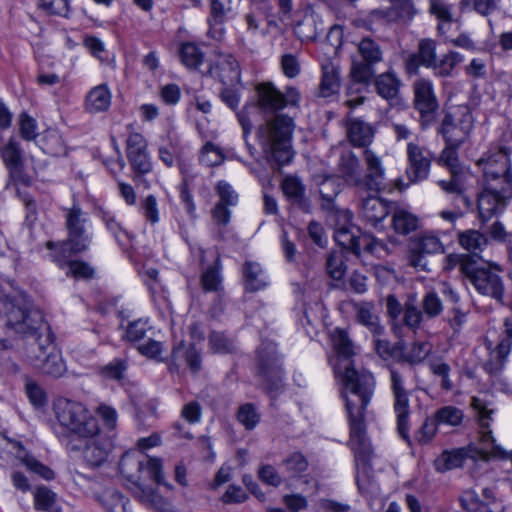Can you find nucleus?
<instances>
[{
  "label": "nucleus",
  "instance_id": "48",
  "mask_svg": "<svg viewBox=\"0 0 512 512\" xmlns=\"http://www.w3.org/2000/svg\"><path fill=\"white\" fill-rule=\"evenodd\" d=\"M423 319L424 314L422 310L418 308L416 298L414 296L409 297L404 305V324L415 331L420 328Z\"/></svg>",
  "mask_w": 512,
  "mask_h": 512
},
{
  "label": "nucleus",
  "instance_id": "23",
  "mask_svg": "<svg viewBox=\"0 0 512 512\" xmlns=\"http://www.w3.org/2000/svg\"><path fill=\"white\" fill-rule=\"evenodd\" d=\"M0 155L6 167L9 169L7 188L18 190L17 185L19 182L27 184L20 170L22 164V150L20 143L15 137H10L7 143L0 147Z\"/></svg>",
  "mask_w": 512,
  "mask_h": 512
},
{
  "label": "nucleus",
  "instance_id": "10",
  "mask_svg": "<svg viewBox=\"0 0 512 512\" xmlns=\"http://www.w3.org/2000/svg\"><path fill=\"white\" fill-rule=\"evenodd\" d=\"M28 358L36 369L47 376L59 378L66 372L61 351L54 344L51 331H47L45 338L37 343V349L29 352Z\"/></svg>",
  "mask_w": 512,
  "mask_h": 512
},
{
  "label": "nucleus",
  "instance_id": "37",
  "mask_svg": "<svg viewBox=\"0 0 512 512\" xmlns=\"http://www.w3.org/2000/svg\"><path fill=\"white\" fill-rule=\"evenodd\" d=\"M374 85L379 96L394 100L398 97L401 81L395 73L385 72L376 77Z\"/></svg>",
  "mask_w": 512,
  "mask_h": 512
},
{
  "label": "nucleus",
  "instance_id": "54",
  "mask_svg": "<svg viewBox=\"0 0 512 512\" xmlns=\"http://www.w3.org/2000/svg\"><path fill=\"white\" fill-rule=\"evenodd\" d=\"M282 465L291 477H298L308 469L309 463L302 453L294 452L283 459Z\"/></svg>",
  "mask_w": 512,
  "mask_h": 512
},
{
  "label": "nucleus",
  "instance_id": "57",
  "mask_svg": "<svg viewBox=\"0 0 512 512\" xmlns=\"http://www.w3.org/2000/svg\"><path fill=\"white\" fill-rule=\"evenodd\" d=\"M459 7L462 11L474 10L482 16H488L497 9L496 0H460Z\"/></svg>",
  "mask_w": 512,
  "mask_h": 512
},
{
  "label": "nucleus",
  "instance_id": "19",
  "mask_svg": "<svg viewBox=\"0 0 512 512\" xmlns=\"http://www.w3.org/2000/svg\"><path fill=\"white\" fill-rule=\"evenodd\" d=\"M338 217L344 220L343 224L336 223L334 238L336 242L347 250H351L354 253H360L362 248L370 251L375 250V245L368 242L366 236H358L359 230L350 224L351 214L347 211H341Z\"/></svg>",
  "mask_w": 512,
  "mask_h": 512
},
{
  "label": "nucleus",
  "instance_id": "59",
  "mask_svg": "<svg viewBox=\"0 0 512 512\" xmlns=\"http://www.w3.org/2000/svg\"><path fill=\"white\" fill-rule=\"evenodd\" d=\"M237 419L246 429L251 430L258 424L260 414L254 404L246 403L239 407Z\"/></svg>",
  "mask_w": 512,
  "mask_h": 512
},
{
  "label": "nucleus",
  "instance_id": "41",
  "mask_svg": "<svg viewBox=\"0 0 512 512\" xmlns=\"http://www.w3.org/2000/svg\"><path fill=\"white\" fill-rule=\"evenodd\" d=\"M462 248L472 253L481 252L487 245V238L477 230L469 229L458 234Z\"/></svg>",
  "mask_w": 512,
  "mask_h": 512
},
{
  "label": "nucleus",
  "instance_id": "4",
  "mask_svg": "<svg viewBox=\"0 0 512 512\" xmlns=\"http://www.w3.org/2000/svg\"><path fill=\"white\" fill-rule=\"evenodd\" d=\"M293 130V119L283 114L276 115L257 130L263 151L279 165L288 164L293 158Z\"/></svg>",
  "mask_w": 512,
  "mask_h": 512
},
{
  "label": "nucleus",
  "instance_id": "55",
  "mask_svg": "<svg viewBox=\"0 0 512 512\" xmlns=\"http://www.w3.org/2000/svg\"><path fill=\"white\" fill-rule=\"evenodd\" d=\"M422 312L429 319L438 317L443 311V303L434 291L427 292L421 301Z\"/></svg>",
  "mask_w": 512,
  "mask_h": 512
},
{
  "label": "nucleus",
  "instance_id": "26",
  "mask_svg": "<svg viewBox=\"0 0 512 512\" xmlns=\"http://www.w3.org/2000/svg\"><path fill=\"white\" fill-rule=\"evenodd\" d=\"M211 73L225 86L235 87L240 83V66L232 55L220 54L215 66L211 68Z\"/></svg>",
  "mask_w": 512,
  "mask_h": 512
},
{
  "label": "nucleus",
  "instance_id": "50",
  "mask_svg": "<svg viewBox=\"0 0 512 512\" xmlns=\"http://www.w3.org/2000/svg\"><path fill=\"white\" fill-rule=\"evenodd\" d=\"M140 499L145 505L159 512H173L171 503L151 488L142 489Z\"/></svg>",
  "mask_w": 512,
  "mask_h": 512
},
{
  "label": "nucleus",
  "instance_id": "11",
  "mask_svg": "<svg viewBox=\"0 0 512 512\" xmlns=\"http://www.w3.org/2000/svg\"><path fill=\"white\" fill-rule=\"evenodd\" d=\"M66 229L68 231L67 239L61 243V253H80L85 251L90 243L91 236L87 232V215L77 205L66 209Z\"/></svg>",
  "mask_w": 512,
  "mask_h": 512
},
{
  "label": "nucleus",
  "instance_id": "31",
  "mask_svg": "<svg viewBox=\"0 0 512 512\" xmlns=\"http://www.w3.org/2000/svg\"><path fill=\"white\" fill-rule=\"evenodd\" d=\"M388 203L377 196H369L361 202V215L376 227L389 214Z\"/></svg>",
  "mask_w": 512,
  "mask_h": 512
},
{
  "label": "nucleus",
  "instance_id": "15",
  "mask_svg": "<svg viewBox=\"0 0 512 512\" xmlns=\"http://www.w3.org/2000/svg\"><path fill=\"white\" fill-rule=\"evenodd\" d=\"M80 440L84 441L83 447L71 442L68 446L71 451L82 452V459L87 467L91 469L100 468L108 461L112 451V443L107 437L102 435L101 431L95 436L81 438Z\"/></svg>",
  "mask_w": 512,
  "mask_h": 512
},
{
  "label": "nucleus",
  "instance_id": "17",
  "mask_svg": "<svg viewBox=\"0 0 512 512\" xmlns=\"http://www.w3.org/2000/svg\"><path fill=\"white\" fill-rule=\"evenodd\" d=\"M126 153L134 173V180L142 181L145 187H148V183L142 177L151 172L152 162L147 152V141L142 134L132 132L128 135Z\"/></svg>",
  "mask_w": 512,
  "mask_h": 512
},
{
  "label": "nucleus",
  "instance_id": "49",
  "mask_svg": "<svg viewBox=\"0 0 512 512\" xmlns=\"http://www.w3.org/2000/svg\"><path fill=\"white\" fill-rule=\"evenodd\" d=\"M319 192L323 200V208L332 210L334 199L340 192V184L336 178L327 177L320 183Z\"/></svg>",
  "mask_w": 512,
  "mask_h": 512
},
{
  "label": "nucleus",
  "instance_id": "2",
  "mask_svg": "<svg viewBox=\"0 0 512 512\" xmlns=\"http://www.w3.org/2000/svg\"><path fill=\"white\" fill-rule=\"evenodd\" d=\"M362 159L365 167L353 151H343L338 161L340 176L349 186L379 192L384 188L385 180V168L381 158L374 151L365 149Z\"/></svg>",
  "mask_w": 512,
  "mask_h": 512
},
{
  "label": "nucleus",
  "instance_id": "62",
  "mask_svg": "<svg viewBox=\"0 0 512 512\" xmlns=\"http://www.w3.org/2000/svg\"><path fill=\"white\" fill-rule=\"evenodd\" d=\"M138 470L140 472L146 471L148 477L154 480L157 483L162 482V464L160 459L156 458H147L145 460L137 461Z\"/></svg>",
  "mask_w": 512,
  "mask_h": 512
},
{
  "label": "nucleus",
  "instance_id": "64",
  "mask_svg": "<svg viewBox=\"0 0 512 512\" xmlns=\"http://www.w3.org/2000/svg\"><path fill=\"white\" fill-rule=\"evenodd\" d=\"M150 330L151 327L148 324V320L138 319L128 324L125 337L131 342L140 341Z\"/></svg>",
  "mask_w": 512,
  "mask_h": 512
},
{
  "label": "nucleus",
  "instance_id": "44",
  "mask_svg": "<svg viewBox=\"0 0 512 512\" xmlns=\"http://www.w3.org/2000/svg\"><path fill=\"white\" fill-rule=\"evenodd\" d=\"M166 142L159 146V158L167 167H172L179 157V141L177 137L172 136L171 132H168Z\"/></svg>",
  "mask_w": 512,
  "mask_h": 512
},
{
  "label": "nucleus",
  "instance_id": "33",
  "mask_svg": "<svg viewBox=\"0 0 512 512\" xmlns=\"http://www.w3.org/2000/svg\"><path fill=\"white\" fill-rule=\"evenodd\" d=\"M473 450L466 448H459L454 450H446L435 460V469L438 472H445L463 465L467 458L476 459V455L472 453Z\"/></svg>",
  "mask_w": 512,
  "mask_h": 512
},
{
  "label": "nucleus",
  "instance_id": "14",
  "mask_svg": "<svg viewBox=\"0 0 512 512\" xmlns=\"http://www.w3.org/2000/svg\"><path fill=\"white\" fill-rule=\"evenodd\" d=\"M474 410L477 412L478 422L480 426V443L481 448L475 446H468L469 449L473 450V454L476 455V459L488 461L494 458V447H501L496 443L492 435V431L489 429L490 422L492 421L493 410L489 409L487 405L479 398L474 397L471 403Z\"/></svg>",
  "mask_w": 512,
  "mask_h": 512
},
{
  "label": "nucleus",
  "instance_id": "56",
  "mask_svg": "<svg viewBox=\"0 0 512 512\" xmlns=\"http://www.w3.org/2000/svg\"><path fill=\"white\" fill-rule=\"evenodd\" d=\"M209 346L214 353L228 354L235 350L233 339L223 332L212 331L209 335Z\"/></svg>",
  "mask_w": 512,
  "mask_h": 512
},
{
  "label": "nucleus",
  "instance_id": "45",
  "mask_svg": "<svg viewBox=\"0 0 512 512\" xmlns=\"http://www.w3.org/2000/svg\"><path fill=\"white\" fill-rule=\"evenodd\" d=\"M460 504L462 512H492L489 503L480 500L479 495L472 489L461 494Z\"/></svg>",
  "mask_w": 512,
  "mask_h": 512
},
{
  "label": "nucleus",
  "instance_id": "47",
  "mask_svg": "<svg viewBox=\"0 0 512 512\" xmlns=\"http://www.w3.org/2000/svg\"><path fill=\"white\" fill-rule=\"evenodd\" d=\"M460 504L462 512H492L489 503L480 500L479 495L472 489L461 494Z\"/></svg>",
  "mask_w": 512,
  "mask_h": 512
},
{
  "label": "nucleus",
  "instance_id": "24",
  "mask_svg": "<svg viewBox=\"0 0 512 512\" xmlns=\"http://www.w3.org/2000/svg\"><path fill=\"white\" fill-rule=\"evenodd\" d=\"M372 63L366 61H354L351 68V76L354 83L349 86L347 90L348 99L345 104L350 108H355L365 101V96L359 95L353 97L356 93H361V90H365V87H360L359 85L367 84L374 75Z\"/></svg>",
  "mask_w": 512,
  "mask_h": 512
},
{
  "label": "nucleus",
  "instance_id": "25",
  "mask_svg": "<svg viewBox=\"0 0 512 512\" xmlns=\"http://www.w3.org/2000/svg\"><path fill=\"white\" fill-rule=\"evenodd\" d=\"M355 320L364 326L373 337L383 335L385 328L381 324L380 317L376 311L375 304L370 301L352 302Z\"/></svg>",
  "mask_w": 512,
  "mask_h": 512
},
{
  "label": "nucleus",
  "instance_id": "3",
  "mask_svg": "<svg viewBox=\"0 0 512 512\" xmlns=\"http://www.w3.org/2000/svg\"><path fill=\"white\" fill-rule=\"evenodd\" d=\"M5 330L15 338L35 337L37 343L51 331L38 310L29 309L22 295H8L3 301Z\"/></svg>",
  "mask_w": 512,
  "mask_h": 512
},
{
  "label": "nucleus",
  "instance_id": "46",
  "mask_svg": "<svg viewBox=\"0 0 512 512\" xmlns=\"http://www.w3.org/2000/svg\"><path fill=\"white\" fill-rule=\"evenodd\" d=\"M460 504L462 512H492L489 503L480 500L479 495L472 489L461 494Z\"/></svg>",
  "mask_w": 512,
  "mask_h": 512
},
{
  "label": "nucleus",
  "instance_id": "32",
  "mask_svg": "<svg viewBox=\"0 0 512 512\" xmlns=\"http://www.w3.org/2000/svg\"><path fill=\"white\" fill-rule=\"evenodd\" d=\"M483 165L484 175H507L510 172V160L505 148H499L496 152L483 157L478 161Z\"/></svg>",
  "mask_w": 512,
  "mask_h": 512
},
{
  "label": "nucleus",
  "instance_id": "12",
  "mask_svg": "<svg viewBox=\"0 0 512 512\" xmlns=\"http://www.w3.org/2000/svg\"><path fill=\"white\" fill-rule=\"evenodd\" d=\"M474 124L468 106L459 105L448 110L438 132L445 142L463 144L469 137Z\"/></svg>",
  "mask_w": 512,
  "mask_h": 512
},
{
  "label": "nucleus",
  "instance_id": "7",
  "mask_svg": "<svg viewBox=\"0 0 512 512\" xmlns=\"http://www.w3.org/2000/svg\"><path fill=\"white\" fill-rule=\"evenodd\" d=\"M483 190L478 197V210L483 222L504 210L512 197V174L484 175Z\"/></svg>",
  "mask_w": 512,
  "mask_h": 512
},
{
  "label": "nucleus",
  "instance_id": "27",
  "mask_svg": "<svg viewBox=\"0 0 512 512\" xmlns=\"http://www.w3.org/2000/svg\"><path fill=\"white\" fill-rule=\"evenodd\" d=\"M436 43L431 39L419 42L418 51L406 60V70L409 74H416L420 65L432 68L436 64Z\"/></svg>",
  "mask_w": 512,
  "mask_h": 512
},
{
  "label": "nucleus",
  "instance_id": "51",
  "mask_svg": "<svg viewBox=\"0 0 512 512\" xmlns=\"http://www.w3.org/2000/svg\"><path fill=\"white\" fill-rule=\"evenodd\" d=\"M431 352L428 342H414L411 347L402 354L401 360L411 365L421 363Z\"/></svg>",
  "mask_w": 512,
  "mask_h": 512
},
{
  "label": "nucleus",
  "instance_id": "40",
  "mask_svg": "<svg viewBox=\"0 0 512 512\" xmlns=\"http://www.w3.org/2000/svg\"><path fill=\"white\" fill-rule=\"evenodd\" d=\"M392 224L395 232L407 235L418 227V218L406 209L398 208L394 211Z\"/></svg>",
  "mask_w": 512,
  "mask_h": 512
},
{
  "label": "nucleus",
  "instance_id": "1",
  "mask_svg": "<svg viewBox=\"0 0 512 512\" xmlns=\"http://www.w3.org/2000/svg\"><path fill=\"white\" fill-rule=\"evenodd\" d=\"M331 341L336 352L334 372L343 383L342 397L352 425V433L355 439H360L362 412H365L371 400L375 386L374 376L369 371H358L353 367L351 358L354 355V346L344 329H335Z\"/></svg>",
  "mask_w": 512,
  "mask_h": 512
},
{
  "label": "nucleus",
  "instance_id": "20",
  "mask_svg": "<svg viewBox=\"0 0 512 512\" xmlns=\"http://www.w3.org/2000/svg\"><path fill=\"white\" fill-rule=\"evenodd\" d=\"M414 104L415 108L421 114V123L423 127L428 126L434 118L438 108V102L433 91V85L430 80L418 79L414 85Z\"/></svg>",
  "mask_w": 512,
  "mask_h": 512
},
{
  "label": "nucleus",
  "instance_id": "18",
  "mask_svg": "<svg viewBox=\"0 0 512 512\" xmlns=\"http://www.w3.org/2000/svg\"><path fill=\"white\" fill-rule=\"evenodd\" d=\"M258 365L265 388L270 391L278 390L282 380V371L278 363L276 345L273 342L262 343L259 347Z\"/></svg>",
  "mask_w": 512,
  "mask_h": 512
},
{
  "label": "nucleus",
  "instance_id": "58",
  "mask_svg": "<svg viewBox=\"0 0 512 512\" xmlns=\"http://www.w3.org/2000/svg\"><path fill=\"white\" fill-rule=\"evenodd\" d=\"M182 62L189 68H197L203 62V53L193 43H185L180 50Z\"/></svg>",
  "mask_w": 512,
  "mask_h": 512
},
{
  "label": "nucleus",
  "instance_id": "42",
  "mask_svg": "<svg viewBox=\"0 0 512 512\" xmlns=\"http://www.w3.org/2000/svg\"><path fill=\"white\" fill-rule=\"evenodd\" d=\"M511 347L512 341L509 338H502L496 349L491 353V360L486 363L485 369L489 373H497L501 370L511 352Z\"/></svg>",
  "mask_w": 512,
  "mask_h": 512
},
{
  "label": "nucleus",
  "instance_id": "28",
  "mask_svg": "<svg viewBox=\"0 0 512 512\" xmlns=\"http://www.w3.org/2000/svg\"><path fill=\"white\" fill-rule=\"evenodd\" d=\"M346 132L349 142L355 147H367L373 141L374 127L357 117L348 116Z\"/></svg>",
  "mask_w": 512,
  "mask_h": 512
},
{
  "label": "nucleus",
  "instance_id": "36",
  "mask_svg": "<svg viewBox=\"0 0 512 512\" xmlns=\"http://www.w3.org/2000/svg\"><path fill=\"white\" fill-rule=\"evenodd\" d=\"M60 256L56 259L58 266L60 268H66V275L72 276L76 279H88L91 278L94 274V269L84 261H70L67 260L73 253H61Z\"/></svg>",
  "mask_w": 512,
  "mask_h": 512
},
{
  "label": "nucleus",
  "instance_id": "35",
  "mask_svg": "<svg viewBox=\"0 0 512 512\" xmlns=\"http://www.w3.org/2000/svg\"><path fill=\"white\" fill-rule=\"evenodd\" d=\"M340 71L333 63L322 65V79L319 85V95L329 97L336 94L340 88Z\"/></svg>",
  "mask_w": 512,
  "mask_h": 512
},
{
  "label": "nucleus",
  "instance_id": "34",
  "mask_svg": "<svg viewBox=\"0 0 512 512\" xmlns=\"http://www.w3.org/2000/svg\"><path fill=\"white\" fill-rule=\"evenodd\" d=\"M244 288L248 292H256L268 285V278L261 265L246 261L243 265Z\"/></svg>",
  "mask_w": 512,
  "mask_h": 512
},
{
  "label": "nucleus",
  "instance_id": "8",
  "mask_svg": "<svg viewBox=\"0 0 512 512\" xmlns=\"http://www.w3.org/2000/svg\"><path fill=\"white\" fill-rule=\"evenodd\" d=\"M348 421H350L348 419ZM350 427V447L354 452L355 462L357 465V485L358 488L365 493L375 494L378 492V485L371 479L369 461L372 457L373 450L366 435L365 412H362L360 439H355L352 433V425Z\"/></svg>",
  "mask_w": 512,
  "mask_h": 512
},
{
  "label": "nucleus",
  "instance_id": "39",
  "mask_svg": "<svg viewBox=\"0 0 512 512\" xmlns=\"http://www.w3.org/2000/svg\"><path fill=\"white\" fill-rule=\"evenodd\" d=\"M10 443H12L17 449L16 457L33 473L38 474L46 480H51L54 478V472L44 464L40 463L34 457L28 455L25 451L23 445L18 441H13L11 439H7Z\"/></svg>",
  "mask_w": 512,
  "mask_h": 512
},
{
  "label": "nucleus",
  "instance_id": "63",
  "mask_svg": "<svg viewBox=\"0 0 512 512\" xmlns=\"http://www.w3.org/2000/svg\"><path fill=\"white\" fill-rule=\"evenodd\" d=\"M103 504L109 512H124L127 500L116 490H106L102 495Z\"/></svg>",
  "mask_w": 512,
  "mask_h": 512
},
{
  "label": "nucleus",
  "instance_id": "53",
  "mask_svg": "<svg viewBox=\"0 0 512 512\" xmlns=\"http://www.w3.org/2000/svg\"><path fill=\"white\" fill-rule=\"evenodd\" d=\"M438 424L458 426L461 424L464 414L463 411L455 406H444L434 413Z\"/></svg>",
  "mask_w": 512,
  "mask_h": 512
},
{
  "label": "nucleus",
  "instance_id": "38",
  "mask_svg": "<svg viewBox=\"0 0 512 512\" xmlns=\"http://www.w3.org/2000/svg\"><path fill=\"white\" fill-rule=\"evenodd\" d=\"M111 104V93L106 85L92 88L86 96L85 106L89 112L97 113L107 110Z\"/></svg>",
  "mask_w": 512,
  "mask_h": 512
},
{
  "label": "nucleus",
  "instance_id": "13",
  "mask_svg": "<svg viewBox=\"0 0 512 512\" xmlns=\"http://www.w3.org/2000/svg\"><path fill=\"white\" fill-rule=\"evenodd\" d=\"M390 382L397 429L402 438L408 439L410 401L408 392L404 387L403 374L395 368H390Z\"/></svg>",
  "mask_w": 512,
  "mask_h": 512
},
{
  "label": "nucleus",
  "instance_id": "9",
  "mask_svg": "<svg viewBox=\"0 0 512 512\" xmlns=\"http://www.w3.org/2000/svg\"><path fill=\"white\" fill-rule=\"evenodd\" d=\"M300 94L294 87L280 91L273 83L263 82L255 86V105L264 114H275L287 106H297Z\"/></svg>",
  "mask_w": 512,
  "mask_h": 512
},
{
  "label": "nucleus",
  "instance_id": "30",
  "mask_svg": "<svg viewBox=\"0 0 512 512\" xmlns=\"http://www.w3.org/2000/svg\"><path fill=\"white\" fill-rule=\"evenodd\" d=\"M281 189L285 197L305 212L310 211V203L305 196V186L301 179L294 175H287L281 182Z\"/></svg>",
  "mask_w": 512,
  "mask_h": 512
},
{
  "label": "nucleus",
  "instance_id": "43",
  "mask_svg": "<svg viewBox=\"0 0 512 512\" xmlns=\"http://www.w3.org/2000/svg\"><path fill=\"white\" fill-rule=\"evenodd\" d=\"M463 61V56L456 51H449L436 61L433 67L434 74L438 77H451L455 67Z\"/></svg>",
  "mask_w": 512,
  "mask_h": 512
},
{
  "label": "nucleus",
  "instance_id": "21",
  "mask_svg": "<svg viewBox=\"0 0 512 512\" xmlns=\"http://www.w3.org/2000/svg\"><path fill=\"white\" fill-rule=\"evenodd\" d=\"M446 146L442 150L438 163L446 166L451 173V179L449 181L440 180L439 186L447 193L461 194L462 184L460 179V168L458 164V148L462 144L445 142Z\"/></svg>",
  "mask_w": 512,
  "mask_h": 512
},
{
  "label": "nucleus",
  "instance_id": "60",
  "mask_svg": "<svg viewBox=\"0 0 512 512\" xmlns=\"http://www.w3.org/2000/svg\"><path fill=\"white\" fill-rule=\"evenodd\" d=\"M326 269L329 276L335 280H340L345 272L346 266L342 252H332L329 254L326 262Z\"/></svg>",
  "mask_w": 512,
  "mask_h": 512
},
{
  "label": "nucleus",
  "instance_id": "22",
  "mask_svg": "<svg viewBox=\"0 0 512 512\" xmlns=\"http://www.w3.org/2000/svg\"><path fill=\"white\" fill-rule=\"evenodd\" d=\"M408 167L406 175L409 183H417L426 179L431 166L430 153L414 142L407 145Z\"/></svg>",
  "mask_w": 512,
  "mask_h": 512
},
{
  "label": "nucleus",
  "instance_id": "5",
  "mask_svg": "<svg viewBox=\"0 0 512 512\" xmlns=\"http://www.w3.org/2000/svg\"><path fill=\"white\" fill-rule=\"evenodd\" d=\"M53 408L58 423L70 435L81 439L99 434L98 420L84 404L67 398H59L54 402Z\"/></svg>",
  "mask_w": 512,
  "mask_h": 512
},
{
  "label": "nucleus",
  "instance_id": "61",
  "mask_svg": "<svg viewBox=\"0 0 512 512\" xmlns=\"http://www.w3.org/2000/svg\"><path fill=\"white\" fill-rule=\"evenodd\" d=\"M56 494L45 486L38 487L34 492V506L39 511H50L55 503Z\"/></svg>",
  "mask_w": 512,
  "mask_h": 512
},
{
  "label": "nucleus",
  "instance_id": "52",
  "mask_svg": "<svg viewBox=\"0 0 512 512\" xmlns=\"http://www.w3.org/2000/svg\"><path fill=\"white\" fill-rule=\"evenodd\" d=\"M358 51L363 61L376 64L382 61V50L371 38H364L358 44Z\"/></svg>",
  "mask_w": 512,
  "mask_h": 512
},
{
  "label": "nucleus",
  "instance_id": "16",
  "mask_svg": "<svg viewBox=\"0 0 512 512\" xmlns=\"http://www.w3.org/2000/svg\"><path fill=\"white\" fill-rule=\"evenodd\" d=\"M444 252V244L440 238L426 232L417 236L411 243L408 253V264L418 271H429L426 255L441 254Z\"/></svg>",
  "mask_w": 512,
  "mask_h": 512
},
{
  "label": "nucleus",
  "instance_id": "29",
  "mask_svg": "<svg viewBox=\"0 0 512 512\" xmlns=\"http://www.w3.org/2000/svg\"><path fill=\"white\" fill-rule=\"evenodd\" d=\"M183 363L193 372H198L201 368L200 353L196 350L195 346L193 344H185L181 341L173 348L170 369L178 370Z\"/></svg>",
  "mask_w": 512,
  "mask_h": 512
},
{
  "label": "nucleus",
  "instance_id": "6",
  "mask_svg": "<svg viewBox=\"0 0 512 512\" xmlns=\"http://www.w3.org/2000/svg\"><path fill=\"white\" fill-rule=\"evenodd\" d=\"M458 261L460 271L478 293L500 303L503 302L505 287L502 277L499 275L501 269L498 265L479 266L476 261L466 255L460 256Z\"/></svg>",
  "mask_w": 512,
  "mask_h": 512
}]
</instances>
